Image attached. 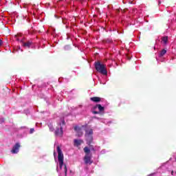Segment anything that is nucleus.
I'll use <instances>...</instances> for the list:
<instances>
[{
	"label": "nucleus",
	"instance_id": "12",
	"mask_svg": "<svg viewBox=\"0 0 176 176\" xmlns=\"http://www.w3.org/2000/svg\"><path fill=\"white\" fill-rule=\"evenodd\" d=\"M162 41L164 45L167 43V41H168V38L167 36L162 37Z\"/></svg>",
	"mask_w": 176,
	"mask_h": 176
},
{
	"label": "nucleus",
	"instance_id": "4",
	"mask_svg": "<svg viewBox=\"0 0 176 176\" xmlns=\"http://www.w3.org/2000/svg\"><path fill=\"white\" fill-rule=\"evenodd\" d=\"M64 125L65 121L63 119H61L60 121L58 122L56 129L55 131L56 135H58V137L63 136V128L64 127Z\"/></svg>",
	"mask_w": 176,
	"mask_h": 176
},
{
	"label": "nucleus",
	"instance_id": "19",
	"mask_svg": "<svg viewBox=\"0 0 176 176\" xmlns=\"http://www.w3.org/2000/svg\"><path fill=\"white\" fill-rule=\"evenodd\" d=\"M57 171H58V172L59 171V169H58V168H57Z\"/></svg>",
	"mask_w": 176,
	"mask_h": 176
},
{
	"label": "nucleus",
	"instance_id": "10",
	"mask_svg": "<svg viewBox=\"0 0 176 176\" xmlns=\"http://www.w3.org/2000/svg\"><path fill=\"white\" fill-rule=\"evenodd\" d=\"M22 45L23 47H30L31 46V43L27 42V43H22Z\"/></svg>",
	"mask_w": 176,
	"mask_h": 176
},
{
	"label": "nucleus",
	"instance_id": "15",
	"mask_svg": "<svg viewBox=\"0 0 176 176\" xmlns=\"http://www.w3.org/2000/svg\"><path fill=\"white\" fill-rule=\"evenodd\" d=\"M34 131H35V130L34 129H31L30 131V134H32V133H34Z\"/></svg>",
	"mask_w": 176,
	"mask_h": 176
},
{
	"label": "nucleus",
	"instance_id": "3",
	"mask_svg": "<svg viewBox=\"0 0 176 176\" xmlns=\"http://www.w3.org/2000/svg\"><path fill=\"white\" fill-rule=\"evenodd\" d=\"M84 152L85 153V155L84 157V162L85 164H91L93 161H91V153H90V149L89 147H85L84 148Z\"/></svg>",
	"mask_w": 176,
	"mask_h": 176
},
{
	"label": "nucleus",
	"instance_id": "11",
	"mask_svg": "<svg viewBox=\"0 0 176 176\" xmlns=\"http://www.w3.org/2000/svg\"><path fill=\"white\" fill-rule=\"evenodd\" d=\"M95 108H98V109L100 111L102 112L104 111V107L101 106V104H98Z\"/></svg>",
	"mask_w": 176,
	"mask_h": 176
},
{
	"label": "nucleus",
	"instance_id": "18",
	"mask_svg": "<svg viewBox=\"0 0 176 176\" xmlns=\"http://www.w3.org/2000/svg\"><path fill=\"white\" fill-rule=\"evenodd\" d=\"M93 113H98V112H97V111H93Z\"/></svg>",
	"mask_w": 176,
	"mask_h": 176
},
{
	"label": "nucleus",
	"instance_id": "5",
	"mask_svg": "<svg viewBox=\"0 0 176 176\" xmlns=\"http://www.w3.org/2000/svg\"><path fill=\"white\" fill-rule=\"evenodd\" d=\"M85 138L89 143L93 141V129L88 128L85 130Z\"/></svg>",
	"mask_w": 176,
	"mask_h": 176
},
{
	"label": "nucleus",
	"instance_id": "13",
	"mask_svg": "<svg viewBox=\"0 0 176 176\" xmlns=\"http://www.w3.org/2000/svg\"><path fill=\"white\" fill-rule=\"evenodd\" d=\"M167 53V51L166 50H162L160 54V57H163V56Z\"/></svg>",
	"mask_w": 176,
	"mask_h": 176
},
{
	"label": "nucleus",
	"instance_id": "14",
	"mask_svg": "<svg viewBox=\"0 0 176 176\" xmlns=\"http://www.w3.org/2000/svg\"><path fill=\"white\" fill-rule=\"evenodd\" d=\"M49 127H50V131H53V130H54L53 126H52V125L50 124V125H49Z\"/></svg>",
	"mask_w": 176,
	"mask_h": 176
},
{
	"label": "nucleus",
	"instance_id": "17",
	"mask_svg": "<svg viewBox=\"0 0 176 176\" xmlns=\"http://www.w3.org/2000/svg\"><path fill=\"white\" fill-rule=\"evenodd\" d=\"M171 175H174V171H173V170L171 171Z\"/></svg>",
	"mask_w": 176,
	"mask_h": 176
},
{
	"label": "nucleus",
	"instance_id": "16",
	"mask_svg": "<svg viewBox=\"0 0 176 176\" xmlns=\"http://www.w3.org/2000/svg\"><path fill=\"white\" fill-rule=\"evenodd\" d=\"M3 42H2V40H0V46H1Z\"/></svg>",
	"mask_w": 176,
	"mask_h": 176
},
{
	"label": "nucleus",
	"instance_id": "6",
	"mask_svg": "<svg viewBox=\"0 0 176 176\" xmlns=\"http://www.w3.org/2000/svg\"><path fill=\"white\" fill-rule=\"evenodd\" d=\"M86 129V126H76L74 128V130L77 133L78 137H81V135H83V130Z\"/></svg>",
	"mask_w": 176,
	"mask_h": 176
},
{
	"label": "nucleus",
	"instance_id": "1",
	"mask_svg": "<svg viewBox=\"0 0 176 176\" xmlns=\"http://www.w3.org/2000/svg\"><path fill=\"white\" fill-rule=\"evenodd\" d=\"M58 152V160L59 164V168L61 170L62 173H64L65 175H67V166L64 165V155L60 146L56 148Z\"/></svg>",
	"mask_w": 176,
	"mask_h": 176
},
{
	"label": "nucleus",
	"instance_id": "7",
	"mask_svg": "<svg viewBox=\"0 0 176 176\" xmlns=\"http://www.w3.org/2000/svg\"><path fill=\"white\" fill-rule=\"evenodd\" d=\"M19 149H20V144L16 143L11 151L12 153H19Z\"/></svg>",
	"mask_w": 176,
	"mask_h": 176
},
{
	"label": "nucleus",
	"instance_id": "2",
	"mask_svg": "<svg viewBox=\"0 0 176 176\" xmlns=\"http://www.w3.org/2000/svg\"><path fill=\"white\" fill-rule=\"evenodd\" d=\"M95 67L98 72L102 74V75H107V66L100 62H96L95 63Z\"/></svg>",
	"mask_w": 176,
	"mask_h": 176
},
{
	"label": "nucleus",
	"instance_id": "8",
	"mask_svg": "<svg viewBox=\"0 0 176 176\" xmlns=\"http://www.w3.org/2000/svg\"><path fill=\"white\" fill-rule=\"evenodd\" d=\"M82 142H83V141L82 140L75 139L74 140V146H79L82 144Z\"/></svg>",
	"mask_w": 176,
	"mask_h": 176
},
{
	"label": "nucleus",
	"instance_id": "9",
	"mask_svg": "<svg viewBox=\"0 0 176 176\" xmlns=\"http://www.w3.org/2000/svg\"><path fill=\"white\" fill-rule=\"evenodd\" d=\"M91 101H94V102H100V101H101V98L93 97L91 98Z\"/></svg>",
	"mask_w": 176,
	"mask_h": 176
}]
</instances>
